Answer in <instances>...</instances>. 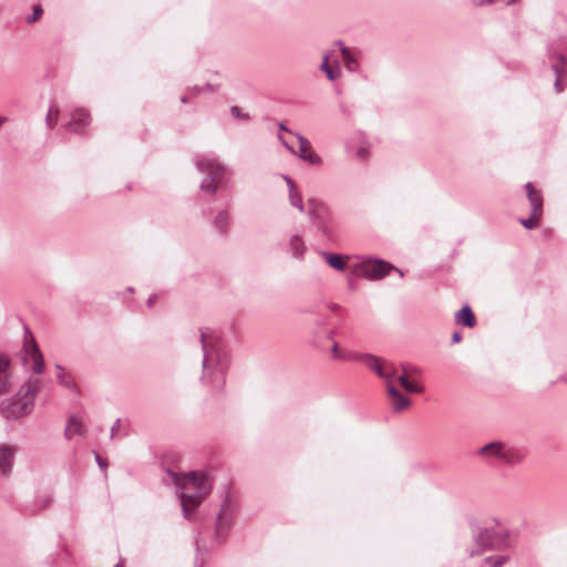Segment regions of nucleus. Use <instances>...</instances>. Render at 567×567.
Masks as SVG:
<instances>
[{"instance_id": "f257e3e1", "label": "nucleus", "mask_w": 567, "mask_h": 567, "mask_svg": "<svg viewBox=\"0 0 567 567\" xmlns=\"http://www.w3.org/2000/svg\"><path fill=\"white\" fill-rule=\"evenodd\" d=\"M203 350L200 383L212 391L219 392L226 384L230 367V352L220 333L199 329Z\"/></svg>"}, {"instance_id": "f03ea898", "label": "nucleus", "mask_w": 567, "mask_h": 567, "mask_svg": "<svg viewBox=\"0 0 567 567\" xmlns=\"http://www.w3.org/2000/svg\"><path fill=\"white\" fill-rule=\"evenodd\" d=\"M164 481L166 483L172 482L175 485L181 501L183 516L187 520H193L196 509L212 491L213 481L210 475L195 471L178 474L168 468Z\"/></svg>"}, {"instance_id": "7ed1b4c3", "label": "nucleus", "mask_w": 567, "mask_h": 567, "mask_svg": "<svg viewBox=\"0 0 567 567\" xmlns=\"http://www.w3.org/2000/svg\"><path fill=\"white\" fill-rule=\"evenodd\" d=\"M196 169L203 175L199 192L204 197L228 196L230 193V169L216 156L210 154L194 157Z\"/></svg>"}, {"instance_id": "20e7f679", "label": "nucleus", "mask_w": 567, "mask_h": 567, "mask_svg": "<svg viewBox=\"0 0 567 567\" xmlns=\"http://www.w3.org/2000/svg\"><path fill=\"white\" fill-rule=\"evenodd\" d=\"M40 386V379H27L16 394L0 402V415L6 420H19L30 414L34 408Z\"/></svg>"}, {"instance_id": "39448f33", "label": "nucleus", "mask_w": 567, "mask_h": 567, "mask_svg": "<svg viewBox=\"0 0 567 567\" xmlns=\"http://www.w3.org/2000/svg\"><path fill=\"white\" fill-rule=\"evenodd\" d=\"M219 497L220 507L215 522V542L218 544L228 536L240 508L238 495L230 484L226 483L219 488Z\"/></svg>"}, {"instance_id": "423d86ee", "label": "nucleus", "mask_w": 567, "mask_h": 567, "mask_svg": "<svg viewBox=\"0 0 567 567\" xmlns=\"http://www.w3.org/2000/svg\"><path fill=\"white\" fill-rule=\"evenodd\" d=\"M230 199L220 208L213 207V200L202 207L200 214L204 219L209 221L213 230L221 238H227L231 228V214L229 210Z\"/></svg>"}, {"instance_id": "0eeeda50", "label": "nucleus", "mask_w": 567, "mask_h": 567, "mask_svg": "<svg viewBox=\"0 0 567 567\" xmlns=\"http://www.w3.org/2000/svg\"><path fill=\"white\" fill-rule=\"evenodd\" d=\"M23 344L20 350L22 364L35 374L43 372L44 360L35 339L28 327L24 328Z\"/></svg>"}, {"instance_id": "6e6552de", "label": "nucleus", "mask_w": 567, "mask_h": 567, "mask_svg": "<svg viewBox=\"0 0 567 567\" xmlns=\"http://www.w3.org/2000/svg\"><path fill=\"white\" fill-rule=\"evenodd\" d=\"M477 550L471 551V556L477 555L483 550L502 549L507 546V533L503 528H484L474 536Z\"/></svg>"}, {"instance_id": "1a4fd4ad", "label": "nucleus", "mask_w": 567, "mask_h": 567, "mask_svg": "<svg viewBox=\"0 0 567 567\" xmlns=\"http://www.w3.org/2000/svg\"><path fill=\"white\" fill-rule=\"evenodd\" d=\"M358 269L360 271V275L368 280H380L392 270L396 271L400 278H402L404 275L401 269L379 258H368L362 260L358 265Z\"/></svg>"}, {"instance_id": "9d476101", "label": "nucleus", "mask_w": 567, "mask_h": 567, "mask_svg": "<svg viewBox=\"0 0 567 567\" xmlns=\"http://www.w3.org/2000/svg\"><path fill=\"white\" fill-rule=\"evenodd\" d=\"M308 206L312 224L324 237L332 238L334 229L327 208L316 199H309Z\"/></svg>"}, {"instance_id": "9b49d317", "label": "nucleus", "mask_w": 567, "mask_h": 567, "mask_svg": "<svg viewBox=\"0 0 567 567\" xmlns=\"http://www.w3.org/2000/svg\"><path fill=\"white\" fill-rule=\"evenodd\" d=\"M364 365L372 370L379 378L389 381H393L395 375V367L392 363L383 361L382 359L371 354L364 353L363 361Z\"/></svg>"}, {"instance_id": "f8f14e48", "label": "nucleus", "mask_w": 567, "mask_h": 567, "mask_svg": "<svg viewBox=\"0 0 567 567\" xmlns=\"http://www.w3.org/2000/svg\"><path fill=\"white\" fill-rule=\"evenodd\" d=\"M548 59H549L551 69L555 73V82H554L555 90L557 93H560L564 91V85L561 84V78L565 74V71L567 69L566 55L560 51H556L553 47H548Z\"/></svg>"}, {"instance_id": "ddd939ff", "label": "nucleus", "mask_w": 567, "mask_h": 567, "mask_svg": "<svg viewBox=\"0 0 567 567\" xmlns=\"http://www.w3.org/2000/svg\"><path fill=\"white\" fill-rule=\"evenodd\" d=\"M91 121L92 118L89 111L83 107H78L71 112V117L65 124V128L69 132L84 134L86 128L90 126Z\"/></svg>"}, {"instance_id": "4468645a", "label": "nucleus", "mask_w": 567, "mask_h": 567, "mask_svg": "<svg viewBox=\"0 0 567 567\" xmlns=\"http://www.w3.org/2000/svg\"><path fill=\"white\" fill-rule=\"evenodd\" d=\"M12 384L11 360L7 353L0 352V395L9 393Z\"/></svg>"}, {"instance_id": "2eb2a0df", "label": "nucleus", "mask_w": 567, "mask_h": 567, "mask_svg": "<svg viewBox=\"0 0 567 567\" xmlns=\"http://www.w3.org/2000/svg\"><path fill=\"white\" fill-rule=\"evenodd\" d=\"M17 451L14 445L0 444V475L8 476L12 473Z\"/></svg>"}, {"instance_id": "dca6fc26", "label": "nucleus", "mask_w": 567, "mask_h": 567, "mask_svg": "<svg viewBox=\"0 0 567 567\" xmlns=\"http://www.w3.org/2000/svg\"><path fill=\"white\" fill-rule=\"evenodd\" d=\"M287 251L297 260H303L307 252V246L301 234L296 233L289 236Z\"/></svg>"}, {"instance_id": "f3484780", "label": "nucleus", "mask_w": 567, "mask_h": 567, "mask_svg": "<svg viewBox=\"0 0 567 567\" xmlns=\"http://www.w3.org/2000/svg\"><path fill=\"white\" fill-rule=\"evenodd\" d=\"M388 394L391 399L392 409L394 412H401L404 409L409 408L411 404V400L403 395L394 385L393 381H389L386 385Z\"/></svg>"}, {"instance_id": "a211bd4d", "label": "nucleus", "mask_w": 567, "mask_h": 567, "mask_svg": "<svg viewBox=\"0 0 567 567\" xmlns=\"http://www.w3.org/2000/svg\"><path fill=\"white\" fill-rule=\"evenodd\" d=\"M528 202L534 216L543 215V194L539 189H536L532 182L525 184Z\"/></svg>"}, {"instance_id": "6ab92c4d", "label": "nucleus", "mask_w": 567, "mask_h": 567, "mask_svg": "<svg viewBox=\"0 0 567 567\" xmlns=\"http://www.w3.org/2000/svg\"><path fill=\"white\" fill-rule=\"evenodd\" d=\"M525 457V452L518 447L504 444L501 461L509 466L519 464Z\"/></svg>"}, {"instance_id": "aec40b11", "label": "nucleus", "mask_w": 567, "mask_h": 567, "mask_svg": "<svg viewBox=\"0 0 567 567\" xmlns=\"http://www.w3.org/2000/svg\"><path fill=\"white\" fill-rule=\"evenodd\" d=\"M84 434L85 426L82 421L75 415L70 416L64 430V436L68 440H72L75 435L83 436Z\"/></svg>"}, {"instance_id": "412c9836", "label": "nucleus", "mask_w": 567, "mask_h": 567, "mask_svg": "<svg viewBox=\"0 0 567 567\" xmlns=\"http://www.w3.org/2000/svg\"><path fill=\"white\" fill-rule=\"evenodd\" d=\"M455 322L457 324H463L467 328H473L476 324V319L472 308L468 305H464L456 313H455Z\"/></svg>"}, {"instance_id": "4be33fe9", "label": "nucleus", "mask_w": 567, "mask_h": 567, "mask_svg": "<svg viewBox=\"0 0 567 567\" xmlns=\"http://www.w3.org/2000/svg\"><path fill=\"white\" fill-rule=\"evenodd\" d=\"M329 60H330V53L324 52L322 55V62L319 65V70L324 73L326 78L329 81H336L337 79H339L341 76V70L339 66L333 68L329 63Z\"/></svg>"}, {"instance_id": "5701e85b", "label": "nucleus", "mask_w": 567, "mask_h": 567, "mask_svg": "<svg viewBox=\"0 0 567 567\" xmlns=\"http://www.w3.org/2000/svg\"><path fill=\"white\" fill-rule=\"evenodd\" d=\"M320 255L324 261L334 270L343 271L346 269V259L348 257L329 251H321Z\"/></svg>"}, {"instance_id": "b1692460", "label": "nucleus", "mask_w": 567, "mask_h": 567, "mask_svg": "<svg viewBox=\"0 0 567 567\" xmlns=\"http://www.w3.org/2000/svg\"><path fill=\"white\" fill-rule=\"evenodd\" d=\"M341 56L346 69L351 73H358L360 71V62L355 53L349 48L341 49Z\"/></svg>"}, {"instance_id": "393cba45", "label": "nucleus", "mask_w": 567, "mask_h": 567, "mask_svg": "<svg viewBox=\"0 0 567 567\" xmlns=\"http://www.w3.org/2000/svg\"><path fill=\"white\" fill-rule=\"evenodd\" d=\"M504 444L505 443H503L501 441H493V442L482 446L477 451V454L482 455V456L496 457V458L501 460Z\"/></svg>"}, {"instance_id": "a878e982", "label": "nucleus", "mask_w": 567, "mask_h": 567, "mask_svg": "<svg viewBox=\"0 0 567 567\" xmlns=\"http://www.w3.org/2000/svg\"><path fill=\"white\" fill-rule=\"evenodd\" d=\"M328 318H319L316 321V328L312 330L311 344L317 349H323V341L321 339V332L324 330Z\"/></svg>"}, {"instance_id": "bb28decb", "label": "nucleus", "mask_w": 567, "mask_h": 567, "mask_svg": "<svg viewBox=\"0 0 567 567\" xmlns=\"http://www.w3.org/2000/svg\"><path fill=\"white\" fill-rule=\"evenodd\" d=\"M398 381L404 388V390L410 392V393H421V392H423V386L417 385V384L413 383L412 381H410L406 372L402 373L401 375H399L398 377Z\"/></svg>"}, {"instance_id": "cd10ccee", "label": "nucleus", "mask_w": 567, "mask_h": 567, "mask_svg": "<svg viewBox=\"0 0 567 567\" xmlns=\"http://www.w3.org/2000/svg\"><path fill=\"white\" fill-rule=\"evenodd\" d=\"M59 107L56 104H51V106L49 107V111L47 113V116H45V125L48 127V130H53L55 124H56V121H58V116H59Z\"/></svg>"}, {"instance_id": "c85d7f7f", "label": "nucleus", "mask_w": 567, "mask_h": 567, "mask_svg": "<svg viewBox=\"0 0 567 567\" xmlns=\"http://www.w3.org/2000/svg\"><path fill=\"white\" fill-rule=\"evenodd\" d=\"M298 157L308 162L313 166H321L323 161L320 155H318L313 150H310L306 154H298Z\"/></svg>"}, {"instance_id": "c756f323", "label": "nucleus", "mask_w": 567, "mask_h": 567, "mask_svg": "<svg viewBox=\"0 0 567 567\" xmlns=\"http://www.w3.org/2000/svg\"><path fill=\"white\" fill-rule=\"evenodd\" d=\"M43 14V8L41 3H37L32 7V13L24 17L27 24H33L41 19Z\"/></svg>"}, {"instance_id": "7c9ffc66", "label": "nucleus", "mask_w": 567, "mask_h": 567, "mask_svg": "<svg viewBox=\"0 0 567 567\" xmlns=\"http://www.w3.org/2000/svg\"><path fill=\"white\" fill-rule=\"evenodd\" d=\"M289 203L291 206L296 207L299 212H305V205L302 202V195L300 192L295 190L289 193Z\"/></svg>"}, {"instance_id": "2f4dec72", "label": "nucleus", "mask_w": 567, "mask_h": 567, "mask_svg": "<svg viewBox=\"0 0 567 567\" xmlns=\"http://www.w3.org/2000/svg\"><path fill=\"white\" fill-rule=\"evenodd\" d=\"M295 136L299 142V151L297 152V154H295L296 156H298V154H306L310 150H312L311 143L306 136L301 135L300 133H296Z\"/></svg>"}, {"instance_id": "473e14b6", "label": "nucleus", "mask_w": 567, "mask_h": 567, "mask_svg": "<svg viewBox=\"0 0 567 567\" xmlns=\"http://www.w3.org/2000/svg\"><path fill=\"white\" fill-rule=\"evenodd\" d=\"M364 353H359L351 350H342L340 361H363Z\"/></svg>"}, {"instance_id": "72a5a7b5", "label": "nucleus", "mask_w": 567, "mask_h": 567, "mask_svg": "<svg viewBox=\"0 0 567 567\" xmlns=\"http://www.w3.org/2000/svg\"><path fill=\"white\" fill-rule=\"evenodd\" d=\"M55 368L59 371L56 374L59 383H61L62 385H64L65 388H69V389L73 388L74 382L71 379L66 378L64 369L60 364H56Z\"/></svg>"}, {"instance_id": "f704fd0d", "label": "nucleus", "mask_w": 567, "mask_h": 567, "mask_svg": "<svg viewBox=\"0 0 567 567\" xmlns=\"http://www.w3.org/2000/svg\"><path fill=\"white\" fill-rule=\"evenodd\" d=\"M127 435V431L121 432V419H117L111 427V439H122Z\"/></svg>"}, {"instance_id": "c9c22d12", "label": "nucleus", "mask_w": 567, "mask_h": 567, "mask_svg": "<svg viewBox=\"0 0 567 567\" xmlns=\"http://www.w3.org/2000/svg\"><path fill=\"white\" fill-rule=\"evenodd\" d=\"M508 560V556H488L485 563L492 567H502Z\"/></svg>"}, {"instance_id": "e433bc0d", "label": "nucleus", "mask_w": 567, "mask_h": 567, "mask_svg": "<svg viewBox=\"0 0 567 567\" xmlns=\"http://www.w3.org/2000/svg\"><path fill=\"white\" fill-rule=\"evenodd\" d=\"M230 114L233 117H235L236 120H240V121H248L250 120V116L248 113H245L239 106L237 105H233L230 106Z\"/></svg>"}, {"instance_id": "4c0bfd02", "label": "nucleus", "mask_w": 567, "mask_h": 567, "mask_svg": "<svg viewBox=\"0 0 567 567\" xmlns=\"http://www.w3.org/2000/svg\"><path fill=\"white\" fill-rule=\"evenodd\" d=\"M542 216H534L533 212L528 218L520 219V224L527 229H534L538 226V220Z\"/></svg>"}, {"instance_id": "58836bf2", "label": "nucleus", "mask_w": 567, "mask_h": 567, "mask_svg": "<svg viewBox=\"0 0 567 567\" xmlns=\"http://www.w3.org/2000/svg\"><path fill=\"white\" fill-rule=\"evenodd\" d=\"M473 3L477 7H482L489 3H503L505 6H509L515 3L517 0H472Z\"/></svg>"}, {"instance_id": "ea45409f", "label": "nucleus", "mask_w": 567, "mask_h": 567, "mask_svg": "<svg viewBox=\"0 0 567 567\" xmlns=\"http://www.w3.org/2000/svg\"><path fill=\"white\" fill-rule=\"evenodd\" d=\"M370 156V146L363 144L355 151V157L360 161H365Z\"/></svg>"}, {"instance_id": "a19ab883", "label": "nucleus", "mask_w": 567, "mask_h": 567, "mask_svg": "<svg viewBox=\"0 0 567 567\" xmlns=\"http://www.w3.org/2000/svg\"><path fill=\"white\" fill-rule=\"evenodd\" d=\"M204 539L203 537L200 536V534L198 533L195 537V546H196V554L197 556H199V551L202 549V546L205 548V544H204ZM198 566V557H196V560H195V567Z\"/></svg>"}, {"instance_id": "79ce46f5", "label": "nucleus", "mask_w": 567, "mask_h": 567, "mask_svg": "<svg viewBox=\"0 0 567 567\" xmlns=\"http://www.w3.org/2000/svg\"><path fill=\"white\" fill-rule=\"evenodd\" d=\"M342 354V350L339 347V343L337 341L331 342V358L333 360H340V357Z\"/></svg>"}, {"instance_id": "37998d69", "label": "nucleus", "mask_w": 567, "mask_h": 567, "mask_svg": "<svg viewBox=\"0 0 567 567\" xmlns=\"http://www.w3.org/2000/svg\"><path fill=\"white\" fill-rule=\"evenodd\" d=\"M187 91V94L193 97H196L198 95H200L202 93H204V87H202L200 85H193V86H188L186 89Z\"/></svg>"}, {"instance_id": "c03bdc74", "label": "nucleus", "mask_w": 567, "mask_h": 567, "mask_svg": "<svg viewBox=\"0 0 567 567\" xmlns=\"http://www.w3.org/2000/svg\"><path fill=\"white\" fill-rule=\"evenodd\" d=\"M277 138L288 152H290L291 154H297V151L286 141L282 133H278Z\"/></svg>"}, {"instance_id": "a18cd8bd", "label": "nucleus", "mask_w": 567, "mask_h": 567, "mask_svg": "<svg viewBox=\"0 0 567 567\" xmlns=\"http://www.w3.org/2000/svg\"><path fill=\"white\" fill-rule=\"evenodd\" d=\"M95 462L99 467L106 474L107 461L103 458L101 455L95 454Z\"/></svg>"}, {"instance_id": "49530a36", "label": "nucleus", "mask_w": 567, "mask_h": 567, "mask_svg": "<svg viewBox=\"0 0 567 567\" xmlns=\"http://www.w3.org/2000/svg\"><path fill=\"white\" fill-rule=\"evenodd\" d=\"M402 371H403L402 373L406 372L408 377L421 373V370L417 367L406 368V367L402 365Z\"/></svg>"}, {"instance_id": "de8ad7c7", "label": "nucleus", "mask_w": 567, "mask_h": 567, "mask_svg": "<svg viewBox=\"0 0 567 567\" xmlns=\"http://www.w3.org/2000/svg\"><path fill=\"white\" fill-rule=\"evenodd\" d=\"M334 333H336V330L334 329H324L322 332H321V336H324V338L331 342L336 341L334 340Z\"/></svg>"}, {"instance_id": "09e8293b", "label": "nucleus", "mask_w": 567, "mask_h": 567, "mask_svg": "<svg viewBox=\"0 0 567 567\" xmlns=\"http://www.w3.org/2000/svg\"><path fill=\"white\" fill-rule=\"evenodd\" d=\"M285 181H286V184H287V187H288V190L289 193L290 192H295L297 190V186H296V183L292 181L291 177L289 176H284Z\"/></svg>"}, {"instance_id": "8fccbe9b", "label": "nucleus", "mask_w": 567, "mask_h": 567, "mask_svg": "<svg viewBox=\"0 0 567 567\" xmlns=\"http://www.w3.org/2000/svg\"><path fill=\"white\" fill-rule=\"evenodd\" d=\"M202 87H204V93H214L218 90V85H214L210 83H206Z\"/></svg>"}, {"instance_id": "3c124183", "label": "nucleus", "mask_w": 567, "mask_h": 567, "mask_svg": "<svg viewBox=\"0 0 567 567\" xmlns=\"http://www.w3.org/2000/svg\"><path fill=\"white\" fill-rule=\"evenodd\" d=\"M278 130H279V132H278V133L287 132V133L292 134V135H295V134H296L295 132L290 131V130L286 126V124H285L284 122H279V123H278Z\"/></svg>"}, {"instance_id": "603ef678", "label": "nucleus", "mask_w": 567, "mask_h": 567, "mask_svg": "<svg viewBox=\"0 0 567 567\" xmlns=\"http://www.w3.org/2000/svg\"><path fill=\"white\" fill-rule=\"evenodd\" d=\"M157 298H158V297H157V295H156V293H152V295L148 297L147 301H146L147 307H148V308H152V307L155 305V302L157 301Z\"/></svg>"}, {"instance_id": "864d4df0", "label": "nucleus", "mask_w": 567, "mask_h": 567, "mask_svg": "<svg viewBox=\"0 0 567 567\" xmlns=\"http://www.w3.org/2000/svg\"><path fill=\"white\" fill-rule=\"evenodd\" d=\"M462 340V334L458 331L453 332L452 334V343H457Z\"/></svg>"}, {"instance_id": "5fc2aeb1", "label": "nucleus", "mask_w": 567, "mask_h": 567, "mask_svg": "<svg viewBox=\"0 0 567 567\" xmlns=\"http://www.w3.org/2000/svg\"><path fill=\"white\" fill-rule=\"evenodd\" d=\"M51 503V497L48 495L43 496V499L41 501V508L47 507Z\"/></svg>"}, {"instance_id": "6e6d98bb", "label": "nucleus", "mask_w": 567, "mask_h": 567, "mask_svg": "<svg viewBox=\"0 0 567 567\" xmlns=\"http://www.w3.org/2000/svg\"><path fill=\"white\" fill-rule=\"evenodd\" d=\"M189 99H192V96H190V95H188V94H187V91H186V92H185V94H184V95H182V97H181V102H182L183 104H185V103H187V102L189 101Z\"/></svg>"}, {"instance_id": "4d7b16f0", "label": "nucleus", "mask_w": 567, "mask_h": 567, "mask_svg": "<svg viewBox=\"0 0 567 567\" xmlns=\"http://www.w3.org/2000/svg\"><path fill=\"white\" fill-rule=\"evenodd\" d=\"M336 45L339 48L340 51L342 48H348L341 40L336 41Z\"/></svg>"}, {"instance_id": "13d9d810", "label": "nucleus", "mask_w": 567, "mask_h": 567, "mask_svg": "<svg viewBox=\"0 0 567 567\" xmlns=\"http://www.w3.org/2000/svg\"><path fill=\"white\" fill-rule=\"evenodd\" d=\"M559 380L567 383V377L560 378Z\"/></svg>"}, {"instance_id": "bf43d9fd", "label": "nucleus", "mask_w": 567, "mask_h": 567, "mask_svg": "<svg viewBox=\"0 0 567 567\" xmlns=\"http://www.w3.org/2000/svg\"><path fill=\"white\" fill-rule=\"evenodd\" d=\"M114 567H123L121 563H117Z\"/></svg>"}]
</instances>
